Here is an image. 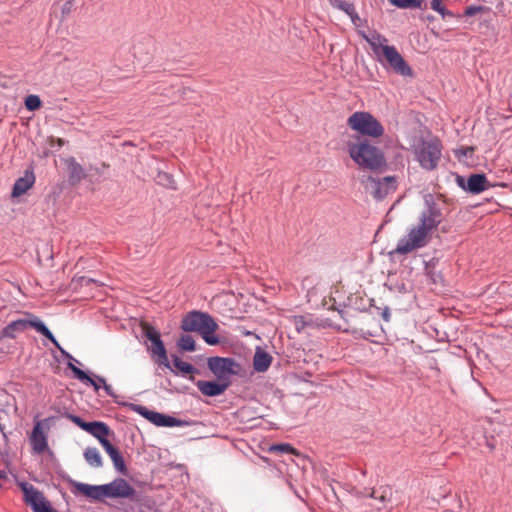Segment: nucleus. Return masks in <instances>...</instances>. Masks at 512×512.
I'll return each mask as SVG.
<instances>
[{
  "mask_svg": "<svg viewBox=\"0 0 512 512\" xmlns=\"http://www.w3.org/2000/svg\"><path fill=\"white\" fill-rule=\"evenodd\" d=\"M442 222V212L431 199L425 201V208L421 212L417 225L412 226L407 235L398 240L391 255H407L414 250L425 247L430 240L431 233Z\"/></svg>",
  "mask_w": 512,
  "mask_h": 512,
  "instance_id": "f257e3e1",
  "label": "nucleus"
},
{
  "mask_svg": "<svg viewBox=\"0 0 512 512\" xmlns=\"http://www.w3.org/2000/svg\"><path fill=\"white\" fill-rule=\"evenodd\" d=\"M360 35L370 45L373 53L379 61H382V58H384L391 69L401 76H413L412 68L405 61L396 47L388 45V39L385 36L375 30L369 33L362 31L360 32Z\"/></svg>",
  "mask_w": 512,
  "mask_h": 512,
  "instance_id": "f03ea898",
  "label": "nucleus"
},
{
  "mask_svg": "<svg viewBox=\"0 0 512 512\" xmlns=\"http://www.w3.org/2000/svg\"><path fill=\"white\" fill-rule=\"evenodd\" d=\"M72 493L77 496L84 495L90 500L102 501L104 498H133L135 489L123 478H117L103 485H91L71 481Z\"/></svg>",
  "mask_w": 512,
  "mask_h": 512,
  "instance_id": "7ed1b4c3",
  "label": "nucleus"
},
{
  "mask_svg": "<svg viewBox=\"0 0 512 512\" xmlns=\"http://www.w3.org/2000/svg\"><path fill=\"white\" fill-rule=\"evenodd\" d=\"M347 149L351 159L363 169L379 170L386 166L382 150L371 145L366 139L348 142Z\"/></svg>",
  "mask_w": 512,
  "mask_h": 512,
  "instance_id": "20e7f679",
  "label": "nucleus"
},
{
  "mask_svg": "<svg viewBox=\"0 0 512 512\" xmlns=\"http://www.w3.org/2000/svg\"><path fill=\"white\" fill-rule=\"evenodd\" d=\"M181 328L186 332H198L209 345H216L220 342L215 335L218 324L206 312L196 310L188 312L182 319Z\"/></svg>",
  "mask_w": 512,
  "mask_h": 512,
  "instance_id": "39448f33",
  "label": "nucleus"
},
{
  "mask_svg": "<svg viewBox=\"0 0 512 512\" xmlns=\"http://www.w3.org/2000/svg\"><path fill=\"white\" fill-rule=\"evenodd\" d=\"M34 328L38 333L49 339L61 354L69 360L76 361L71 354L64 350L56 340L52 332L38 317L32 316L30 319H17L5 326L1 332L3 337L10 339L16 338L17 334L25 331L27 328Z\"/></svg>",
  "mask_w": 512,
  "mask_h": 512,
  "instance_id": "423d86ee",
  "label": "nucleus"
},
{
  "mask_svg": "<svg viewBox=\"0 0 512 512\" xmlns=\"http://www.w3.org/2000/svg\"><path fill=\"white\" fill-rule=\"evenodd\" d=\"M347 125L362 136L379 138L383 136V125L370 112L356 111L347 119Z\"/></svg>",
  "mask_w": 512,
  "mask_h": 512,
  "instance_id": "0eeeda50",
  "label": "nucleus"
},
{
  "mask_svg": "<svg viewBox=\"0 0 512 512\" xmlns=\"http://www.w3.org/2000/svg\"><path fill=\"white\" fill-rule=\"evenodd\" d=\"M442 144L437 138L422 140L414 150L416 160L421 168L433 171L438 167L442 156Z\"/></svg>",
  "mask_w": 512,
  "mask_h": 512,
  "instance_id": "6e6552de",
  "label": "nucleus"
},
{
  "mask_svg": "<svg viewBox=\"0 0 512 512\" xmlns=\"http://www.w3.org/2000/svg\"><path fill=\"white\" fill-rule=\"evenodd\" d=\"M20 488L24 493V501L31 507L33 512H58L51 507L49 501L46 500L43 493L36 489L33 485L22 482Z\"/></svg>",
  "mask_w": 512,
  "mask_h": 512,
  "instance_id": "1a4fd4ad",
  "label": "nucleus"
},
{
  "mask_svg": "<svg viewBox=\"0 0 512 512\" xmlns=\"http://www.w3.org/2000/svg\"><path fill=\"white\" fill-rule=\"evenodd\" d=\"M52 420L53 417H48L35 421L33 430L29 437L30 445L35 454H42L48 449L47 430H49Z\"/></svg>",
  "mask_w": 512,
  "mask_h": 512,
  "instance_id": "9d476101",
  "label": "nucleus"
},
{
  "mask_svg": "<svg viewBox=\"0 0 512 512\" xmlns=\"http://www.w3.org/2000/svg\"><path fill=\"white\" fill-rule=\"evenodd\" d=\"M238 364L232 358L211 357L208 368L220 382H230V376L237 374Z\"/></svg>",
  "mask_w": 512,
  "mask_h": 512,
  "instance_id": "9b49d317",
  "label": "nucleus"
},
{
  "mask_svg": "<svg viewBox=\"0 0 512 512\" xmlns=\"http://www.w3.org/2000/svg\"><path fill=\"white\" fill-rule=\"evenodd\" d=\"M69 420H71L74 424L80 427L82 430L90 433L92 436L97 438L101 445L103 443L109 441L107 436L109 434L108 426L99 421L93 422H85L81 417L74 414H67L66 416Z\"/></svg>",
  "mask_w": 512,
  "mask_h": 512,
  "instance_id": "f8f14e48",
  "label": "nucleus"
},
{
  "mask_svg": "<svg viewBox=\"0 0 512 512\" xmlns=\"http://www.w3.org/2000/svg\"><path fill=\"white\" fill-rule=\"evenodd\" d=\"M133 409L158 427H179L183 425V421L180 419L156 411H151L142 405H134Z\"/></svg>",
  "mask_w": 512,
  "mask_h": 512,
  "instance_id": "ddd939ff",
  "label": "nucleus"
},
{
  "mask_svg": "<svg viewBox=\"0 0 512 512\" xmlns=\"http://www.w3.org/2000/svg\"><path fill=\"white\" fill-rule=\"evenodd\" d=\"M367 181L370 183L369 189L371 194L377 200L384 199L389 193L394 192L397 188L395 176H386L382 179L368 177Z\"/></svg>",
  "mask_w": 512,
  "mask_h": 512,
  "instance_id": "4468645a",
  "label": "nucleus"
},
{
  "mask_svg": "<svg viewBox=\"0 0 512 512\" xmlns=\"http://www.w3.org/2000/svg\"><path fill=\"white\" fill-rule=\"evenodd\" d=\"M463 178H458L459 185L465 189L466 191L472 194H480L481 192L489 189L491 185L489 184L486 176L484 174H472L468 177L466 185L463 183Z\"/></svg>",
  "mask_w": 512,
  "mask_h": 512,
  "instance_id": "2eb2a0df",
  "label": "nucleus"
},
{
  "mask_svg": "<svg viewBox=\"0 0 512 512\" xmlns=\"http://www.w3.org/2000/svg\"><path fill=\"white\" fill-rule=\"evenodd\" d=\"M147 337L152 343V354L158 357V363L169 368L170 365L167 356V351L163 341L161 340L160 334L157 331H148Z\"/></svg>",
  "mask_w": 512,
  "mask_h": 512,
  "instance_id": "dca6fc26",
  "label": "nucleus"
},
{
  "mask_svg": "<svg viewBox=\"0 0 512 512\" xmlns=\"http://www.w3.org/2000/svg\"><path fill=\"white\" fill-rule=\"evenodd\" d=\"M230 382H218L198 380L196 386L198 390L205 396L215 397L223 394L229 387Z\"/></svg>",
  "mask_w": 512,
  "mask_h": 512,
  "instance_id": "f3484780",
  "label": "nucleus"
},
{
  "mask_svg": "<svg viewBox=\"0 0 512 512\" xmlns=\"http://www.w3.org/2000/svg\"><path fill=\"white\" fill-rule=\"evenodd\" d=\"M35 176L32 171H26L24 176L18 178L12 188V197H19L26 193L34 184Z\"/></svg>",
  "mask_w": 512,
  "mask_h": 512,
  "instance_id": "a211bd4d",
  "label": "nucleus"
},
{
  "mask_svg": "<svg viewBox=\"0 0 512 512\" xmlns=\"http://www.w3.org/2000/svg\"><path fill=\"white\" fill-rule=\"evenodd\" d=\"M102 447L111 458L115 469L120 473L126 474V464L119 450L110 441L103 443Z\"/></svg>",
  "mask_w": 512,
  "mask_h": 512,
  "instance_id": "6ab92c4d",
  "label": "nucleus"
},
{
  "mask_svg": "<svg viewBox=\"0 0 512 512\" xmlns=\"http://www.w3.org/2000/svg\"><path fill=\"white\" fill-rule=\"evenodd\" d=\"M66 164L69 173V181L71 184L79 183L86 177V173L83 167L75 160V158H68L66 160Z\"/></svg>",
  "mask_w": 512,
  "mask_h": 512,
  "instance_id": "aec40b11",
  "label": "nucleus"
},
{
  "mask_svg": "<svg viewBox=\"0 0 512 512\" xmlns=\"http://www.w3.org/2000/svg\"><path fill=\"white\" fill-rule=\"evenodd\" d=\"M272 362V357L269 353L257 349L253 357V367L257 372H265L268 370Z\"/></svg>",
  "mask_w": 512,
  "mask_h": 512,
  "instance_id": "412c9836",
  "label": "nucleus"
},
{
  "mask_svg": "<svg viewBox=\"0 0 512 512\" xmlns=\"http://www.w3.org/2000/svg\"><path fill=\"white\" fill-rule=\"evenodd\" d=\"M68 367L72 370L74 376L78 380L86 385L92 386L95 391H98L102 387V384L98 381L99 376L94 379L90 377L86 372L73 365L71 362L68 363Z\"/></svg>",
  "mask_w": 512,
  "mask_h": 512,
  "instance_id": "4be33fe9",
  "label": "nucleus"
},
{
  "mask_svg": "<svg viewBox=\"0 0 512 512\" xmlns=\"http://www.w3.org/2000/svg\"><path fill=\"white\" fill-rule=\"evenodd\" d=\"M84 458L86 462L95 468H99L102 466V457L95 447H88L84 451Z\"/></svg>",
  "mask_w": 512,
  "mask_h": 512,
  "instance_id": "5701e85b",
  "label": "nucleus"
},
{
  "mask_svg": "<svg viewBox=\"0 0 512 512\" xmlns=\"http://www.w3.org/2000/svg\"><path fill=\"white\" fill-rule=\"evenodd\" d=\"M445 2H447V0H431L430 8L437 12L443 19L446 17H456L452 11L446 8ZM457 17H460V15H457Z\"/></svg>",
  "mask_w": 512,
  "mask_h": 512,
  "instance_id": "b1692460",
  "label": "nucleus"
},
{
  "mask_svg": "<svg viewBox=\"0 0 512 512\" xmlns=\"http://www.w3.org/2000/svg\"><path fill=\"white\" fill-rule=\"evenodd\" d=\"M156 182L166 188L176 190L177 184L173 176L167 172H159L156 177Z\"/></svg>",
  "mask_w": 512,
  "mask_h": 512,
  "instance_id": "393cba45",
  "label": "nucleus"
},
{
  "mask_svg": "<svg viewBox=\"0 0 512 512\" xmlns=\"http://www.w3.org/2000/svg\"><path fill=\"white\" fill-rule=\"evenodd\" d=\"M329 4L338 10L345 12L346 14H353L354 4L344 0H328Z\"/></svg>",
  "mask_w": 512,
  "mask_h": 512,
  "instance_id": "a878e982",
  "label": "nucleus"
},
{
  "mask_svg": "<svg viewBox=\"0 0 512 512\" xmlns=\"http://www.w3.org/2000/svg\"><path fill=\"white\" fill-rule=\"evenodd\" d=\"M390 4L401 9L420 8L423 0H389Z\"/></svg>",
  "mask_w": 512,
  "mask_h": 512,
  "instance_id": "bb28decb",
  "label": "nucleus"
},
{
  "mask_svg": "<svg viewBox=\"0 0 512 512\" xmlns=\"http://www.w3.org/2000/svg\"><path fill=\"white\" fill-rule=\"evenodd\" d=\"M178 346L183 351L188 352L195 351L196 349L195 340L190 335H182L178 341Z\"/></svg>",
  "mask_w": 512,
  "mask_h": 512,
  "instance_id": "cd10ccee",
  "label": "nucleus"
},
{
  "mask_svg": "<svg viewBox=\"0 0 512 512\" xmlns=\"http://www.w3.org/2000/svg\"><path fill=\"white\" fill-rule=\"evenodd\" d=\"M173 364L184 374H191L195 371V367L191 363L181 360L178 356H173Z\"/></svg>",
  "mask_w": 512,
  "mask_h": 512,
  "instance_id": "c85d7f7f",
  "label": "nucleus"
},
{
  "mask_svg": "<svg viewBox=\"0 0 512 512\" xmlns=\"http://www.w3.org/2000/svg\"><path fill=\"white\" fill-rule=\"evenodd\" d=\"M41 104L42 102L38 95L31 94L25 98V107L29 111H35L39 109Z\"/></svg>",
  "mask_w": 512,
  "mask_h": 512,
  "instance_id": "c756f323",
  "label": "nucleus"
},
{
  "mask_svg": "<svg viewBox=\"0 0 512 512\" xmlns=\"http://www.w3.org/2000/svg\"><path fill=\"white\" fill-rule=\"evenodd\" d=\"M271 451L293 454L295 452V449L289 444H277L271 447Z\"/></svg>",
  "mask_w": 512,
  "mask_h": 512,
  "instance_id": "7c9ffc66",
  "label": "nucleus"
},
{
  "mask_svg": "<svg viewBox=\"0 0 512 512\" xmlns=\"http://www.w3.org/2000/svg\"><path fill=\"white\" fill-rule=\"evenodd\" d=\"M485 10V7L484 6H469L467 7L464 12H463V16L465 17H472L474 15H476L477 13H480V12H483Z\"/></svg>",
  "mask_w": 512,
  "mask_h": 512,
  "instance_id": "2f4dec72",
  "label": "nucleus"
},
{
  "mask_svg": "<svg viewBox=\"0 0 512 512\" xmlns=\"http://www.w3.org/2000/svg\"><path fill=\"white\" fill-rule=\"evenodd\" d=\"M98 381L102 384V387L108 396H115L112 386L107 384L106 380L103 377H98Z\"/></svg>",
  "mask_w": 512,
  "mask_h": 512,
  "instance_id": "473e14b6",
  "label": "nucleus"
},
{
  "mask_svg": "<svg viewBox=\"0 0 512 512\" xmlns=\"http://www.w3.org/2000/svg\"><path fill=\"white\" fill-rule=\"evenodd\" d=\"M294 324L297 332H301L306 325L305 318L303 316H296L294 318Z\"/></svg>",
  "mask_w": 512,
  "mask_h": 512,
  "instance_id": "72a5a7b5",
  "label": "nucleus"
},
{
  "mask_svg": "<svg viewBox=\"0 0 512 512\" xmlns=\"http://www.w3.org/2000/svg\"><path fill=\"white\" fill-rule=\"evenodd\" d=\"M426 275L430 279L431 283H433V284H437L438 281L441 279L440 274H438L432 270L427 269Z\"/></svg>",
  "mask_w": 512,
  "mask_h": 512,
  "instance_id": "f704fd0d",
  "label": "nucleus"
},
{
  "mask_svg": "<svg viewBox=\"0 0 512 512\" xmlns=\"http://www.w3.org/2000/svg\"><path fill=\"white\" fill-rule=\"evenodd\" d=\"M379 492L380 491L373 490L371 497H373L375 499H379L382 503H385L387 501V495H386L387 491L383 490V491H381L380 495H378Z\"/></svg>",
  "mask_w": 512,
  "mask_h": 512,
  "instance_id": "c9c22d12",
  "label": "nucleus"
},
{
  "mask_svg": "<svg viewBox=\"0 0 512 512\" xmlns=\"http://www.w3.org/2000/svg\"><path fill=\"white\" fill-rule=\"evenodd\" d=\"M472 151H473V149H472V148H469V147H467V148H461V149H459V150H457V151H456V155H457L458 157H460V156H467V155H468V153H470V154H471V153H472Z\"/></svg>",
  "mask_w": 512,
  "mask_h": 512,
  "instance_id": "e433bc0d",
  "label": "nucleus"
},
{
  "mask_svg": "<svg viewBox=\"0 0 512 512\" xmlns=\"http://www.w3.org/2000/svg\"><path fill=\"white\" fill-rule=\"evenodd\" d=\"M347 15L350 17V19L354 25H357V22L360 21V17L355 8H354L353 14H347Z\"/></svg>",
  "mask_w": 512,
  "mask_h": 512,
  "instance_id": "4c0bfd02",
  "label": "nucleus"
}]
</instances>
